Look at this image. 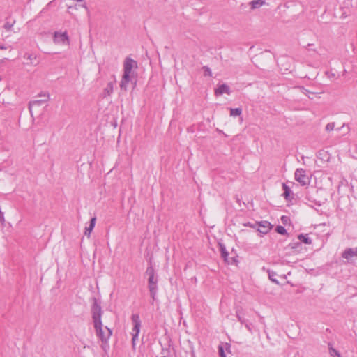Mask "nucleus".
<instances>
[{
  "instance_id": "f257e3e1",
  "label": "nucleus",
  "mask_w": 357,
  "mask_h": 357,
  "mask_svg": "<svg viewBox=\"0 0 357 357\" xmlns=\"http://www.w3.org/2000/svg\"><path fill=\"white\" fill-rule=\"evenodd\" d=\"M101 307L96 303L92 308V318L96 336L102 343H107L112 335V330L102 324L101 320Z\"/></svg>"
},
{
  "instance_id": "f03ea898",
  "label": "nucleus",
  "mask_w": 357,
  "mask_h": 357,
  "mask_svg": "<svg viewBox=\"0 0 357 357\" xmlns=\"http://www.w3.org/2000/svg\"><path fill=\"white\" fill-rule=\"evenodd\" d=\"M146 273L149 275V289L150 291V296L153 300L155 299L158 289V280L155 277V272L152 267H148L146 269Z\"/></svg>"
},
{
  "instance_id": "7ed1b4c3",
  "label": "nucleus",
  "mask_w": 357,
  "mask_h": 357,
  "mask_svg": "<svg viewBox=\"0 0 357 357\" xmlns=\"http://www.w3.org/2000/svg\"><path fill=\"white\" fill-rule=\"evenodd\" d=\"M137 68V62L130 57L126 58L123 62V75L134 77L135 70Z\"/></svg>"
},
{
  "instance_id": "20e7f679",
  "label": "nucleus",
  "mask_w": 357,
  "mask_h": 357,
  "mask_svg": "<svg viewBox=\"0 0 357 357\" xmlns=\"http://www.w3.org/2000/svg\"><path fill=\"white\" fill-rule=\"evenodd\" d=\"M132 321L133 324V328L132 329L131 334L132 335V347L135 348V341L138 339V335L140 332L141 321L138 314H133L132 316Z\"/></svg>"
},
{
  "instance_id": "39448f33",
  "label": "nucleus",
  "mask_w": 357,
  "mask_h": 357,
  "mask_svg": "<svg viewBox=\"0 0 357 357\" xmlns=\"http://www.w3.org/2000/svg\"><path fill=\"white\" fill-rule=\"evenodd\" d=\"M53 41L55 44L68 45L70 43L69 38L66 32L56 31L54 34Z\"/></svg>"
},
{
  "instance_id": "423d86ee",
  "label": "nucleus",
  "mask_w": 357,
  "mask_h": 357,
  "mask_svg": "<svg viewBox=\"0 0 357 357\" xmlns=\"http://www.w3.org/2000/svg\"><path fill=\"white\" fill-rule=\"evenodd\" d=\"M295 179L301 185L305 186L309 183V178L306 175V172L303 169H297L294 174Z\"/></svg>"
},
{
  "instance_id": "0eeeda50",
  "label": "nucleus",
  "mask_w": 357,
  "mask_h": 357,
  "mask_svg": "<svg viewBox=\"0 0 357 357\" xmlns=\"http://www.w3.org/2000/svg\"><path fill=\"white\" fill-rule=\"evenodd\" d=\"M272 228V225L268 221H261L258 223L257 231L262 234H266Z\"/></svg>"
},
{
  "instance_id": "6e6552de",
  "label": "nucleus",
  "mask_w": 357,
  "mask_h": 357,
  "mask_svg": "<svg viewBox=\"0 0 357 357\" xmlns=\"http://www.w3.org/2000/svg\"><path fill=\"white\" fill-rule=\"evenodd\" d=\"M40 96H44V97H46V99H44V100H32L29 102V109L31 112V114H32V109L33 107H40L41 106L43 103H45V102H47L49 99V94H43V95H40Z\"/></svg>"
},
{
  "instance_id": "1a4fd4ad",
  "label": "nucleus",
  "mask_w": 357,
  "mask_h": 357,
  "mask_svg": "<svg viewBox=\"0 0 357 357\" xmlns=\"http://www.w3.org/2000/svg\"><path fill=\"white\" fill-rule=\"evenodd\" d=\"M231 91L230 88L226 84H222L218 86V87L215 89V94L216 96H221L223 93L230 94Z\"/></svg>"
},
{
  "instance_id": "9d476101",
  "label": "nucleus",
  "mask_w": 357,
  "mask_h": 357,
  "mask_svg": "<svg viewBox=\"0 0 357 357\" xmlns=\"http://www.w3.org/2000/svg\"><path fill=\"white\" fill-rule=\"evenodd\" d=\"M132 77L123 75L119 85L121 90L126 91L128 84L132 81Z\"/></svg>"
},
{
  "instance_id": "9b49d317",
  "label": "nucleus",
  "mask_w": 357,
  "mask_h": 357,
  "mask_svg": "<svg viewBox=\"0 0 357 357\" xmlns=\"http://www.w3.org/2000/svg\"><path fill=\"white\" fill-rule=\"evenodd\" d=\"M229 346L228 344H226L225 345H220L218 347V352L220 357H227V354H229L231 356V352L229 351Z\"/></svg>"
},
{
  "instance_id": "f8f14e48",
  "label": "nucleus",
  "mask_w": 357,
  "mask_h": 357,
  "mask_svg": "<svg viewBox=\"0 0 357 357\" xmlns=\"http://www.w3.org/2000/svg\"><path fill=\"white\" fill-rule=\"evenodd\" d=\"M342 256L343 258L347 259H349L354 256H357V254L356 253V248L355 249H352V248L346 249L343 252Z\"/></svg>"
},
{
  "instance_id": "ddd939ff",
  "label": "nucleus",
  "mask_w": 357,
  "mask_h": 357,
  "mask_svg": "<svg viewBox=\"0 0 357 357\" xmlns=\"http://www.w3.org/2000/svg\"><path fill=\"white\" fill-rule=\"evenodd\" d=\"M96 218L95 217L92 218L90 220L89 226L86 227L84 234L88 237L90 236L91 232L93 231L95 224H96Z\"/></svg>"
},
{
  "instance_id": "4468645a",
  "label": "nucleus",
  "mask_w": 357,
  "mask_h": 357,
  "mask_svg": "<svg viewBox=\"0 0 357 357\" xmlns=\"http://www.w3.org/2000/svg\"><path fill=\"white\" fill-rule=\"evenodd\" d=\"M265 4V0H253L250 2L251 9L259 8Z\"/></svg>"
},
{
  "instance_id": "2eb2a0df",
  "label": "nucleus",
  "mask_w": 357,
  "mask_h": 357,
  "mask_svg": "<svg viewBox=\"0 0 357 357\" xmlns=\"http://www.w3.org/2000/svg\"><path fill=\"white\" fill-rule=\"evenodd\" d=\"M114 91V84L112 82H109L107 84V86L104 89V93L105 96H110Z\"/></svg>"
},
{
  "instance_id": "dca6fc26",
  "label": "nucleus",
  "mask_w": 357,
  "mask_h": 357,
  "mask_svg": "<svg viewBox=\"0 0 357 357\" xmlns=\"http://www.w3.org/2000/svg\"><path fill=\"white\" fill-rule=\"evenodd\" d=\"M282 188L284 190L283 196L285 197L287 200H288L289 199L290 194L291 192V189L285 183H282Z\"/></svg>"
},
{
  "instance_id": "f3484780",
  "label": "nucleus",
  "mask_w": 357,
  "mask_h": 357,
  "mask_svg": "<svg viewBox=\"0 0 357 357\" xmlns=\"http://www.w3.org/2000/svg\"><path fill=\"white\" fill-rule=\"evenodd\" d=\"M298 238L305 244L310 245L312 243V240L308 237L307 234H300Z\"/></svg>"
},
{
  "instance_id": "a211bd4d",
  "label": "nucleus",
  "mask_w": 357,
  "mask_h": 357,
  "mask_svg": "<svg viewBox=\"0 0 357 357\" xmlns=\"http://www.w3.org/2000/svg\"><path fill=\"white\" fill-rule=\"evenodd\" d=\"M242 113V109L241 108H235V109H230V116H240Z\"/></svg>"
},
{
  "instance_id": "6ab92c4d",
  "label": "nucleus",
  "mask_w": 357,
  "mask_h": 357,
  "mask_svg": "<svg viewBox=\"0 0 357 357\" xmlns=\"http://www.w3.org/2000/svg\"><path fill=\"white\" fill-rule=\"evenodd\" d=\"M275 276H276V273L275 272L268 271V278H269V279L272 282H273L275 284H278L279 282L276 280Z\"/></svg>"
},
{
  "instance_id": "aec40b11",
  "label": "nucleus",
  "mask_w": 357,
  "mask_h": 357,
  "mask_svg": "<svg viewBox=\"0 0 357 357\" xmlns=\"http://www.w3.org/2000/svg\"><path fill=\"white\" fill-rule=\"evenodd\" d=\"M15 23V21H13L12 22H6L4 25H3V28L7 31H10L12 28L14 26V24Z\"/></svg>"
},
{
  "instance_id": "412c9836",
  "label": "nucleus",
  "mask_w": 357,
  "mask_h": 357,
  "mask_svg": "<svg viewBox=\"0 0 357 357\" xmlns=\"http://www.w3.org/2000/svg\"><path fill=\"white\" fill-rule=\"evenodd\" d=\"M329 353H330L331 356L333 357H340L339 352L336 349H335L332 347H331L329 349Z\"/></svg>"
},
{
  "instance_id": "4be33fe9",
  "label": "nucleus",
  "mask_w": 357,
  "mask_h": 357,
  "mask_svg": "<svg viewBox=\"0 0 357 357\" xmlns=\"http://www.w3.org/2000/svg\"><path fill=\"white\" fill-rule=\"evenodd\" d=\"M275 230L280 234H285L287 233L286 229L282 226H278Z\"/></svg>"
},
{
  "instance_id": "5701e85b",
  "label": "nucleus",
  "mask_w": 357,
  "mask_h": 357,
  "mask_svg": "<svg viewBox=\"0 0 357 357\" xmlns=\"http://www.w3.org/2000/svg\"><path fill=\"white\" fill-rule=\"evenodd\" d=\"M203 70L204 76H212V72L208 67L204 66Z\"/></svg>"
},
{
  "instance_id": "b1692460",
  "label": "nucleus",
  "mask_w": 357,
  "mask_h": 357,
  "mask_svg": "<svg viewBox=\"0 0 357 357\" xmlns=\"http://www.w3.org/2000/svg\"><path fill=\"white\" fill-rule=\"evenodd\" d=\"M334 128H335L334 123H328L326 126V130L327 131H332V130H333Z\"/></svg>"
},
{
  "instance_id": "393cba45",
  "label": "nucleus",
  "mask_w": 357,
  "mask_h": 357,
  "mask_svg": "<svg viewBox=\"0 0 357 357\" xmlns=\"http://www.w3.org/2000/svg\"><path fill=\"white\" fill-rule=\"evenodd\" d=\"M221 252H222V256L224 257V258H226L228 255V253L226 251L225 248H221Z\"/></svg>"
},
{
  "instance_id": "a878e982",
  "label": "nucleus",
  "mask_w": 357,
  "mask_h": 357,
  "mask_svg": "<svg viewBox=\"0 0 357 357\" xmlns=\"http://www.w3.org/2000/svg\"><path fill=\"white\" fill-rule=\"evenodd\" d=\"M5 222L3 213L0 211V222L3 225Z\"/></svg>"
},
{
  "instance_id": "bb28decb",
  "label": "nucleus",
  "mask_w": 357,
  "mask_h": 357,
  "mask_svg": "<svg viewBox=\"0 0 357 357\" xmlns=\"http://www.w3.org/2000/svg\"><path fill=\"white\" fill-rule=\"evenodd\" d=\"M35 58H36V56L32 54H29L27 56V59H30V60H32L33 59H35Z\"/></svg>"
},
{
  "instance_id": "cd10ccee",
  "label": "nucleus",
  "mask_w": 357,
  "mask_h": 357,
  "mask_svg": "<svg viewBox=\"0 0 357 357\" xmlns=\"http://www.w3.org/2000/svg\"><path fill=\"white\" fill-rule=\"evenodd\" d=\"M287 217H285V216H282V222H283L284 223H285V222H286V220H287Z\"/></svg>"
},
{
  "instance_id": "c85d7f7f",
  "label": "nucleus",
  "mask_w": 357,
  "mask_h": 357,
  "mask_svg": "<svg viewBox=\"0 0 357 357\" xmlns=\"http://www.w3.org/2000/svg\"><path fill=\"white\" fill-rule=\"evenodd\" d=\"M6 47L4 45H0V50H6Z\"/></svg>"
},
{
  "instance_id": "c756f323",
  "label": "nucleus",
  "mask_w": 357,
  "mask_h": 357,
  "mask_svg": "<svg viewBox=\"0 0 357 357\" xmlns=\"http://www.w3.org/2000/svg\"><path fill=\"white\" fill-rule=\"evenodd\" d=\"M238 321H240L241 323H243V320L241 319V317L240 316H238Z\"/></svg>"
},
{
  "instance_id": "7c9ffc66",
  "label": "nucleus",
  "mask_w": 357,
  "mask_h": 357,
  "mask_svg": "<svg viewBox=\"0 0 357 357\" xmlns=\"http://www.w3.org/2000/svg\"><path fill=\"white\" fill-rule=\"evenodd\" d=\"M246 328H247L248 330H250V326H248V325H246Z\"/></svg>"
},
{
  "instance_id": "2f4dec72",
  "label": "nucleus",
  "mask_w": 357,
  "mask_h": 357,
  "mask_svg": "<svg viewBox=\"0 0 357 357\" xmlns=\"http://www.w3.org/2000/svg\"><path fill=\"white\" fill-rule=\"evenodd\" d=\"M1 79L0 78V80H1Z\"/></svg>"
}]
</instances>
